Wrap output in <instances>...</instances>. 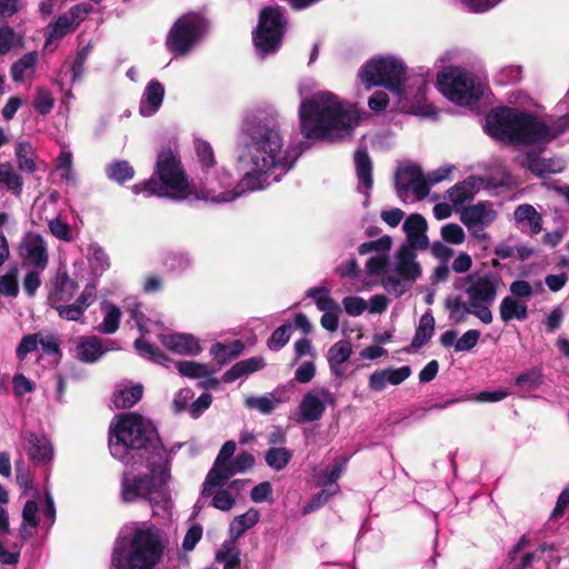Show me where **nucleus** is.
I'll return each instance as SVG.
<instances>
[{
  "mask_svg": "<svg viewBox=\"0 0 569 569\" xmlns=\"http://www.w3.org/2000/svg\"><path fill=\"white\" fill-rule=\"evenodd\" d=\"M238 161L243 176L242 190L257 191L278 182L292 169L302 150L289 146L280 131L279 113L258 110L242 120L238 138Z\"/></svg>",
  "mask_w": 569,
  "mask_h": 569,
  "instance_id": "obj_1",
  "label": "nucleus"
},
{
  "mask_svg": "<svg viewBox=\"0 0 569 569\" xmlns=\"http://www.w3.org/2000/svg\"><path fill=\"white\" fill-rule=\"evenodd\" d=\"M359 119L358 111L330 92H319L300 103L301 133L307 139L338 140L350 136Z\"/></svg>",
  "mask_w": 569,
  "mask_h": 569,
  "instance_id": "obj_2",
  "label": "nucleus"
},
{
  "mask_svg": "<svg viewBox=\"0 0 569 569\" xmlns=\"http://www.w3.org/2000/svg\"><path fill=\"white\" fill-rule=\"evenodd\" d=\"M569 129V114L548 126L532 113L502 107L487 117L486 131L491 137L515 144L540 146Z\"/></svg>",
  "mask_w": 569,
  "mask_h": 569,
  "instance_id": "obj_3",
  "label": "nucleus"
},
{
  "mask_svg": "<svg viewBox=\"0 0 569 569\" xmlns=\"http://www.w3.org/2000/svg\"><path fill=\"white\" fill-rule=\"evenodd\" d=\"M109 449L113 458L124 465L134 462L137 456L152 451L162 457V447L153 423L136 412L116 416L109 426Z\"/></svg>",
  "mask_w": 569,
  "mask_h": 569,
  "instance_id": "obj_4",
  "label": "nucleus"
},
{
  "mask_svg": "<svg viewBox=\"0 0 569 569\" xmlns=\"http://www.w3.org/2000/svg\"><path fill=\"white\" fill-rule=\"evenodd\" d=\"M166 550L161 531L148 523H133L116 541L110 569H156Z\"/></svg>",
  "mask_w": 569,
  "mask_h": 569,
  "instance_id": "obj_5",
  "label": "nucleus"
},
{
  "mask_svg": "<svg viewBox=\"0 0 569 569\" xmlns=\"http://www.w3.org/2000/svg\"><path fill=\"white\" fill-rule=\"evenodd\" d=\"M169 475L162 469L157 472L152 469L150 475L134 477L124 476L121 481V499L130 503L137 499H147L152 507L153 513L167 511L170 507V495L167 487Z\"/></svg>",
  "mask_w": 569,
  "mask_h": 569,
  "instance_id": "obj_6",
  "label": "nucleus"
},
{
  "mask_svg": "<svg viewBox=\"0 0 569 569\" xmlns=\"http://www.w3.org/2000/svg\"><path fill=\"white\" fill-rule=\"evenodd\" d=\"M437 84L448 100L466 107L475 106L485 92V84L459 67L445 68L438 73Z\"/></svg>",
  "mask_w": 569,
  "mask_h": 569,
  "instance_id": "obj_7",
  "label": "nucleus"
},
{
  "mask_svg": "<svg viewBox=\"0 0 569 569\" xmlns=\"http://www.w3.org/2000/svg\"><path fill=\"white\" fill-rule=\"evenodd\" d=\"M465 281V292L473 307L472 315L486 325L491 323L493 316L490 306L496 301L501 278L493 272H473Z\"/></svg>",
  "mask_w": 569,
  "mask_h": 569,
  "instance_id": "obj_8",
  "label": "nucleus"
},
{
  "mask_svg": "<svg viewBox=\"0 0 569 569\" xmlns=\"http://www.w3.org/2000/svg\"><path fill=\"white\" fill-rule=\"evenodd\" d=\"M367 89L382 86L401 97L405 92L406 68L395 58H375L368 61L359 72Z\"/></svg>",
  "mask_w": 569,
  "mask_h": 569,
  "instance_id": "obj_9",
  "label": "nucleus"
},
{
  "mask_svg": "<svg viewBox=\"0 0 569 569\" xmlns=\"http://www.w3.org/2000/svg\"><path fill=\"white\" fill-rule=\"evenodd\" d=\"M287 20L279 7H264L259 14V22L252 33L253 44L260 57L274 53L283 39Z\"/></svg>",
  "mask_w": 569,
  "mask_h": 569,
  "instance_id": "obj_10",
  "label": "nucleus"
},
{
  "mask_svg": "<svg viewBox=\"0 0 569 569\" xmlns=\"http://www.w3.org/2000/svg\"><path fill=\"white\" fill-rule=\"evenodd\" d=\"M421 274L412 247L401 246L395 254V267L382 277L383 288L396 297L407 292L411 283Z\"/></svg>",
  "mask_w": 569,
  "mask_h": 569,
  "instance_id": "obj_11",
  "label": "nucleus"
},
{
  "mask_svg": "<svg viewBox=\"0 0 569 569\" xmlns=\"http://www.w3.org/2000/svg\"><path fill=\"white\" fill-rule=\"evenodd\" d=\"M156 172L162 183L171 190L176 200H191L192 186L188 182L180 158L171 148L159 152Z\"/></svg>",
  "mask_w": 569,
  "mask_h": 569,
  "instance_id": "obj_12",
  "label": "nucleus"
},
{
  "mask_svg": "<svg viewBox=\"0 0 569 569\" xmlns=\"http://www.w3.org/2000/svg\"><path fill=\"white\" fill-rule=\"evenodd\" d=\"M207 28L204 18L196 12L180 17L169 31L167 47L176 56L188 53Z\"/></svg>",
  "mask_w": 569,
  "mask_h": 569,
  "instance_id": "obj_13",
  "label": "nucleus"
},
{
  "mask_svg": "<svg viewBox=\"0 0 569 569\" xmlns=\"http://www.w3.org/2000/svg\"><path fill=\"white\" fill-rule=\"evenodd\" d=\"M232 186V179L229 172L226 170L217 171L216 174L206 173L202 179V187L200 191H196L192 188V199H201L211 202H229L234 200L246 190L240 188V191L229 190ZM239 189V187H237Z\"/></svg>",
  "mask_w": 569,
  "mask_h": 569,
  "instance_id": "obj_14",
  "label": "nucleus"
},
{
  "mask_svg": "<svg viewBox=\"0 0 569 569\" xmlns=\"http://www.w3.org/2000/svg\"><path fill=\"white\" fill-rule=\"evenodd\" d=\"M336 403V397L328 388H312L302 396L296 410V421L299 423L319 421L327 407H335Z\"/></svg>",
  "mask_w": 569,
  "mask_h": 569,
  "instance_id": "obj_15",
  "label": "nucleus"
},
{
  "mask_svg": "<svg viewBox=\"0 0 569 569\" xmlns=\"http://www.w3.org/2000/svg\"><path fill=\"white\" fill-rule=\"evenodd\" d=\"M395 189L402 201H408L412 192V200H421L429 193V184L426 181L422 170L417 164L400 166L395 173Z\"/></svg>",
  "mask_w": 569,
  "mask_h": 569,
  "instance_id": "obj_16",
  "label": "nucleus"
},
{
  "mask_svg": "<svg viewBox=\"0 0 569 569\" xmlns=\"http://www.w3.org/2000/svg\"><path fill=\"white\" fill-rule=\"evenodd\" d=\"M18 254L22 267L46 270L49 264L48 243L38 233L28 232L21 239Z\"/></svg>",
  "mask_w": 569,
  "mask_h": 569,
  "instance_id": "obj_17",
  "label": "nucleus"
},
{
  "mask_svg": "<svg viewBox=\"0 0 569 569\" xmlns=\"http://www.w3.org/2000/svg\"><path fill=\"white\" fill-rule=\"evenodd\" d=\"M22 446L34 466H47L53 460L52 443L44 435L28 431L23 435Z\"/></svg>",
  "mask_w": 569,
  "mask_h": 569,
  "instance_id": "obj_18",
  "label": "nucleus"
},
{
  "mask_svg": "<svg viewBox=\"0 0 569 569\" xmlns=\"http://www.w3.org/2000/svg\"><path fill=\"white\" fill-rule=\"evenodd\" d=\"M498 213L493 204L488 201H481L466 207L460 213V221L467 229L488 228L497 219Z\"/></svg>",
  "mask_w": 569,
  "mask_h": 569,
  "instance_id": "obj_19",
  "label": "nucleus"
},
{
  "mask_svg": "<svg viewBox=\"0 0 569 569\" xmlns=\"http://www.w3.org/2000/svg\"><path fill=\"white\" fill-rule=\"evenodd\" d=\"M289 399L287 387L278 386L263 396L246 398L244 405L247 408L254 409L262 415H270L279 405L288 402Z\"/></svg>",
  "mask_w": 569,
  "mask_h": 569,
  "instance_id": "obj_20",
  "label": "nucleus"
},
{
  "mask_svg": "<svg viewBox=\"0 0 569 569\" xmlns=\"http://www.w3.org/2000/svg\"><path fill=\"white\" fill-rule=\"evenodd\" d=\"M410 375L411 368L409 366L376 370L369 376L368 385L372 391H382L388 385L398 386L402 383Z\"/></svg>",
  "mask_w": 569,
  "mask_h": 569,
  "instance_id": "obj_21",
  "label": "nucleus"
},
{
  "mask_svg": "<svg viewBox=\"0 0 569 569\" xmlns=\"http://www.w3.org/2000/svg\"><path fill=\"white\" fill-rule=\"evenodd\" d=\"M513 220L521 232L536 236L542 230V216L529 203L519 204L513 211Z\"/></svg>",
  "mask_w": 569,
  "mask_h": 569,
  "instance_id": "obj_22",
  "label": "nucleus"
},
{
  "mask_svg": "<svg viewBox=\"0 0 569 569\" xmlns=\"http://www.w3.org/2000/svg\"><path fill=\"white\" fill-rule=\"evenodd\" d=\"M236 473H238V471H236L233 460H223L221 465L214 462L202 485L201 495L203 497H209L212 495V489L224 486Z\"/></svg>",
  "mask_w": 569,
  "mask_h": 569,
  "instance_id": "obj_23",
  "label": "nucleus"
},
{
  "mask_svg": "<svg viewBox=\"0 0 569 569\" xmlns=\"http://www.w3.org/2000/svg\"><path fill=\"white\" fill-rule=\"evenodd\" d=\"M519 163L530 170L537 177L561 172L565 168L560 160L541 158L537 153L528 152L519 158Z\"/></svg>",
  "mask_w": 569,
  "mask_h": 569,
  "instance_id": "obj_24",
  "label": "nucleus"
},
{
  "mask_svg": "<svg viewBox=\"0 0 569 569\" xmlns=\"http://www.w3.org/2000/svg\"><path fill=\"white\" fill-rule=\"evenodd\" d=\"M77 289L78 284L67 272H58L48 297L49 305L54 308L57 305L70 301L74 297Z\"/></svg>",
  "mask_w": 569,
  "mask_h": 569,
  "instance_id": "obj_25",
  "label": "nucleus"
},
{
  "mask_svg": "<svg viewBox=\"0 0 569 569\" xmlns=\"http://www.w3.org/2000/svg\"><path fill=\"white\" fill-rule=\"evenodd\" d=\"M355 164L358 178V191L366 196L365 204L369 203V192L373 184L372 162L366 149H358L355 153Z\"/></svg>",
  "mask_w": 569,
  "mask_h": 569,
  "instance_id": "obj_26",
  "label": "nucleus"
},
{
  "mask_svg": "<svg viewBox=\"0 0 569 569\" xmlns=\"http://www.w3.org/2000/svg\"><path fill=\"white\" fill-rule=\"evenodd\" d=\"M402 229L407 234L409 247L421 250L428 247L427 221L421 214H410L405 220Z\"/></svg>",
  "mask_w": 569,
  "mask_h": 569,
  "instance_id": "obj_27",
  "label": "nucleus"
},
{
  "mask_svg": "<svg viewBox=\"0 0 569 569\" xmlns=\"http://www.w3.org/2000/svg\"><path fill=\"white\" fill-rule=\"evenodd\" d=\"M160 342L167 349L179 355H197L201 351L198 339L188 333L161 335Z\"/></svg>",
  "mask_w": 569,
  "mask_h": 569,
  "instance_id": "obj_28",
  "label": "nucleus"
},
{
  "mask_svg": "<svg viewBox=\"0 0 569 569\" xmlns=\"http://www.w3.org/2000/svg\"><path fill=\"white\" fill-rule=\"evenodd\" d=\"M164 87L158 80L148 82L139 103V112L143 117L153 116L161 107Z\"/></svg>",
  "mask_w": 569,
  "mask_h": 569,
  "instance_id": "obj_29",
  "label": "nucleus"
},
{
  "mask_svg": "<svg viewBox=\"0 0 569 569\" xmlns=\"http://www.w3.org/2000/svg\"><path fill=\"white\" fill-rule=\"evenodd\" d=\"M76 28L68 14L59 16L53 22L49 23L46 29L44 49L54 51L61 39Z\"/></svg>",
  "mask_w": 569,
  "mask_h": 569,
  "instance_id": "obj_30",
  "label": "nucleus"
},
{
  "mask_svg": "<svg viewBox=\"0 0 569 569\" xmlns=\"http://www.w3.org/2000/svg\"><path fill=\"white\" fill-rule=\"evenodd\" d=\"M352 353V346L347 340H340L332 345L328 350V363L331 373L341 378L345 375L343 365L347 362Z\"/></svg>",
  "mask_w": 569,
  "mask_h": 569,
  "instance_id": "obj_31",
  "label": "nucleus"
},
{
  "mask_svg": "<svg viewBox=\"0 0 569 569\" xmlns=\"http://www.w3.org/2000/svg\"><path fill=\"white\" fill-rule=\"evenodd\" d=\"M107 350L97 337H82L76 347V357L82 362L90 363L100 359Z\"/></svg>",
  "mask_w": 569,
  "mask_h": 569,
  "instance_id": "obj_32",
  "label": "nucleus"
},
{
  "mask_svg": "<svg viewBox=\"0 0 569 569\" xmlns=\"http://www.w3.org/2000/svg\"><path fill=\"white\" fill-rule=\"evenodd\" d=\"M499 312L501 320L506 323L515 319L523 321L528 318L527 301L507 296L500 302Z\"/></svg>",
  "mask_w": 569,
  "mask_h": 569,
  "instance_id": "obj_33",
  "label": "nucleus"
},
{
  "mask_svg": "<svg viewBox=\"0 0 569 569\" xmlns=\"http://www.w3.org/2000/svg\"><path fill=\"white\" fill-rule=\"evenodd\" d=\"M478 180L475 177H469L462 182H458L447 191V199L453 206H462L463 203L472 200L477 190Z\"/></svg>",
  "mask_w": 569,
  "mask_h": 569,
  "instance_id": "obj_34",
  "label": "nucleus"
},
{
  "mask_svg": "<svg viewBox=\"0 0 569 569\" xmlns=\"http://www.w3.org/2000/svg\"><path fill=\"white\" fill-rule=\"evenodd\" d=\"M100 309L103 315L102 322L97 327L100 333L111 335L119 329L121 310L114 303L103 300L100 303Z\"/></svg>",
  "mask_w": 569,
  "mask_h": 569,
  "instance_id": "obj_35",
  "label": "nucleus"
},
{
  "mask_svg": "<svg viewBox=\"0 0 569 569\" xmlns=\"http://www.w3.org/2000/svg\"><path fill=\"white\" fill-rule=\"evenodd\" d=\"M40 523L39 507L34 500H28L22 510V523L20 527V537L28 540L33 537L37 527Z\"/></svg>",
  "mask_w": 569,
  "mask_h": 569,
  "instance_id": "obj_36",
  "label": "nucleus"
},
{
  "mask_svg": "<svg viewBox=\"0 0 569 569\" xmlns=\"http://www.w3.org/2000/svg\"><path fill=\"white\" fill-rule=\"evenodd\" d=\"M106 176L109 180L117 182L118 184H124L134 177V168L129 161L123 159H117L109 162L104 168Z\"/></svg>",
  "mask_w": 569,
  "mask_h": 569,
  "instance_id": "obj_37",
  "label": "nucleus"
},
{
  "mask_svg": "<svg viewBox=\"0 0 569 569\" xmlns=\"http://www.w3.org/2000/svg\"><path fill=\"white\" fill-rule=\"evenodd\" d=\"M433 332L435 318L430 311H427L420 317L419 325L411 340V347L413 349H420L431 339Z\"/></svg>",
  "mask_w": 569,
  "mask_h": 569,
  "instance_id": "obj_38",
  "label": "nucleus"
},
{
  "mask_svg": "<svg viewBox=\"0 0 569 569\" xmlns=\"http://www.w3.org/2000/svg\"><path fill=\"white\" fill-rule=\"evenodd\" d=\"M259 511L253 508L234 517L229 527L230 536L234 539L240 538L247 530L251 529L259 521Z\"/></svg>",
  "mask_w": 569,
  "mask_h": 569,
  "instance_id": "obj_39",
  "label": "nucleus"
},
{
  "mask_svg": "<svg viewBox=\"0 0 569 569\" xmlns=\"http://www.w3.org/2000/svg\"><path fill=\"white\" fill-rule=\"evenodd\" d=\"M143 388L141 385H134L119 389L113 393L112 401L116 408L127 409L134 406L141 398Z\"/></svg>",
  "mask_w": 569,
  "mask_h": 569,
  "instance_id": "obj_40",
  "label": "nucleus"
},
{
  "mask_svg": "<svg viewBox=\"0 0 569 569\" xmlns=\"http://www.w3.org/2000/svg\"><path fill=\"white\" fill-rule=\"evenodd\" d=\"M16 158L21 171L33 173L37 170V154L30 142L22 141L17 144Z\"/></svg>",
  "mask_w": 569,
  "mask_h": 569,
  "instance_id": "obj_41",
  "label": "nucleus"
},
{
  "mask_svg": "<svg viewBox=\"0 0 569 569\" xmlns=\"http://www.w3.org/2000/svg\"><path fill=\"white\" fill-rule=\"evenodd\" d=\"M4 187L14 196H20L22 192L23 180L17 173L10 163H0V188Z\"/></svg>",
  "mask_w": 569,
  "mask_h": 569,
  "instance_id": "obj_42",
  "label": "nucleus"
},
{
  "mask_svg": "<svg viewBox=\"0 0 569 569\" xmlns=\"http://www.w3.org/2000/svg\"><path fill=\"white\" fill-rule=\"evenodd\" d=\"M37 61L38 53L32 51L26 53L17 62H14L11 67V76L13 81H23L27 76L33 72Z\"/></svg>",
  "mask_w": 569,
  "mask_h": 569,
  "instance_id": "obj_43",
  "label": "nucleus"
},
{
  "mask_svg": "<svg viewBox=\"0 0 569 569\" xmlns=\"http://www.w3.org/2000/svg\"><path fill=\"white\" fill-rule=\"evenodd\" d=\"M292 458L291 450L284 447H271L264 455L266 463L276 471L283 470Z\"/></svg>",
  "mask_w": 569,
  "mask_h": 569,
  "instance_id": "obj_44",
  "label": "nucleus"
},
{
  "mask_svg": "<svg viewBox=\"0 0 569 569\" xmlns=\"http://www.w3.org/2000/svg\"><path fill=\"white\" fill-rule=\"evenodd\" d=\"M243 349V343L240 340H234L228 345L217 342L212 345L210 352L220 361L226 362L239 357Z\"/></svg>",
  "mask_w": 569,
  "mask_h": 569,
  "instance_id": "obj_45",
  "label": "nucleus"
},
{
  "mask_svg": "<svg viewBox=\"0 0 569 569\" xmlns=\"http://www.w3.org/2000/svg\"><path fill=\"white\" fill-rule=\"evenodd\" d=\"M446 309L449 311V318L455 323H461L466 320L468 315H472L473 307L470 301L462 302L459 297L448 298L445 302Z\"/></svg>",
  "mask_w": 569,
  "mask_h": 569,
  "instance_id": "obj_46",
  "label": "nucleus"
},
{
  "mask_svg": "<svg viewBox=\"0 0 569 569\" xmlns=\"http://www.w3.org/2000/svg\"><path fill=\"white\" fill-rule=\"evenodd\" d=\"M509 290L511 297L527 301L535 295L542 292L543 287L540 281L532 286L527 280H515L510 283Z\"/></svg>",
  "mask_w": 569,
  "mask_h": 569,
  "instance_id": "obj_47",
  "label": "nucleus"
},
{
  "mask_svg": "<svg viewBox=\"0 0 569 569\" xmlns=\"http://www.w3.org/2000/svg\"><path fill=\"white\" fill-rule=\"evenodd\" d=\"M178 372L188 378H208L214 370L208 365L194 361H179L176 363Z\"/></svg>",
  "mask_w": 569,
  "mask_h": 569,
  "instance_id": "obj_48",
  "label": "nucleus"
},
{
  "mask_svg": "<svg viewBox=\"0 0 569 569\" xmlns=\"http://www.w3.org/2000/svg\"><path fill=\"white\" fill-rule=\"evenodd\" d=\"M134 347L141 357L154 363L167 366L166 362L169 361L168 357L158 348L144 340L143 337H140L134 341Z\"/></svg>",
  "mask_w": 569,
  "mask_h": 569,
  "instance_id": "obj_49",
  "label": "nucleus"
},
{
  "mask_svg": "<svg viewBox=\"0 0 569 569\" xmlns=\"http://www.w3.org/2000/svg\"><path fill=\"white\" fill-rule=\"evenodd\" d=\"M56 168L61 180L71 184L76 183V174L72 168V153L68 149H61L57 158Z\"/></svg>",
  "mask_w": 569,
  "mask_h": 569,
  "instance_id": "obj_50",
  "label": "nucleus"
},
{
  "mask_svg": "<svg viewBox=\"0 0 569 569\" xmlns=\"http://www.w3.org/2000/svg\"><path fill=\"white\" fill-rule=\"evenodd\" d=\"M18 267L12 266L4 274L0 276V296L8 298H16L18 296Z\"/></svg>",
  "mask_w": 569,
  "mask_h": 569,
  "instance_id": "obj_51",
  "label": "nucleus"
},
{
  "mask_svg": "<svg viewBox=\"0 0 569 569\" xmlns=\"http://www.w3.org/2000/svg\"><path fill=\"white\" fill-rule=\"evenodd\" d=\"M53 106L54 99L51 92L42 87L37 88L33 99L34 110L41 116H47L51 112Z\"/></svg>",
  "mask_w": 569,
  "mask_h": 569,
  "instance_id": "obj_52",
  "label": "nucleus"
},
{
  "mask_svg": "<svg viewBox=\"0 0 569 569\" xmlns=\"http://www.w3.org/2000/svg\"><path fill=\"white\" fill-rule=\"evenodd\" d=\"M194 150L199 162L203 168H211L216 164L214 152L211 144L201 139L194 138Z\"/></svg>",
  "mask_w": 569,
  "mask_h": 569,
  "instance_id": "obj_53",
  "label": "nucleus"
},
{
  "mask_svg": "<svg viewBox=\"0 0 569 569\" xmlns=\"http://www.w3.org/2000/svg\"><path fill=\"white\" fill-rule=\"evenodd\" d=\"M307 295L315 300L318 309L321 311L338 309L335 300L330 298L329 291L323 287L311 288L308 290Z\"/></svg>",
  "mask_w": 569,
  "mask_h": 569,
  "instance_id": "obj_54",
  "label": "nucleus"
},
{
  "mask_svg": "<svg viewBox=\"0 0 569 569\" xmlns=\"http://www.w3.org/2000/svg\"><path fill=\"white\" fill-rule=\"evenodd\" d=\"M292 333V326L290 323H284L277 328L271 337L269 338L267 345L270 350L278 351L283 348Z\"/></svg>",
  "mask_w": 569,
  "mask_h": 569,
  "instance_id": "obj_55",
  "label": "nucleus"
},
{
  "mask_svg": "<svg viewBox=\"0 0 569 569\" xmlns=\"http://www.w3.org/2000/svg\"><path fill=\"white\" fill-rule=\"evenodd\" d=\"M542 382V372L538 368H532L520 373L516 379L515 383L518 387L526 388L527 390L537 389Z\"/></svg>",
  "mask_w": 569,
  "mask_h": 569,
  "instance_id": "obj_56",
  "label": "nucleus"
},
{
  "mask_svg": "<svg viewBox=\"0 0 569 569\" xmlns=\"http://www.w3.org/2000/svg\"><path fill=\"white\" fill-rule=\"evenodd\" d=\"M391 248V239L388 236H383L377 240L363 242L359 246L358 251L360 254H367L370 252L388 253Z\"/></svg>",
  "mask_w": 569,
  "mask_h": 569,
  "instance_id": "obj_57",
  "label": "nucleus"
},
{
  "mask_svg": "<svg viewBox=\"0 0 569 569\" xmlns=\"http://www.w3.org/2000/svg\"><path fill=\"white\" fill-rule=\"evenodd\" d=\"M212 501L211 505L221 511H229L236 503L233 495L228 489H218L214 492L212 489Z\"/></svg>",
  "mask_w": 569,
  "mask_h": 569,
  "instance_id": "obj_58",
  "label": "nucleus"
},
{
  "mask_svg": "<svg viewBox=\"0 0 569 569\" xmlns=\"http://www.w3.org/2000/svg\"><path fill=\"white\" fill-rule=\"evenodd\" d=\"M48 228L51 234L61 241L71 242L73 239L70 226L59 217L49 220Z\"/></svg>",
  "mask_w": 569,
  "mask_h": 569,
  "instance_id": "obj_59",
  "label": "nucleus"
},
{
  "mask_svg": "<svg viewBox=\"0 0 569 569\" xmlns=\"http://www.w3.org/2000/svg\"><path fill=\"white\" fill-rule=\"evenodd\" d=\"M339 491V487H333V489H330L328 487H325L320 492H318L305 507H303V513H310L317 509H319L321 506H323L332 496L337 495Z\"/></svg>",
  "mask_w": 569,
  "mask_h": 569,
  "instance_id": "obj_60",
  "label": "nucleus"
},
{
  "mask_svg": "<svg viewBox=\"0 0 569 569\" xmlns=\"http://www.w3.org/2000/svg\"><path fill=\"white\" fill-rule=\"evenodd\" d=\"M522 69L520 66H507L501 68L496 74L497 83L507 86L516 83L521 79Z\"/></svg>",
  "mask_w": 569,
  "mask_h": 569,
  "instance_id": "obj_61",
  "label": "nucleus"
},
{
  "mask_svg": "<svg viewBox=\"0 0 569 569\" xmlns=\"http://www.w3.org/2000/svg\"><path fill=\"white\" fill-rule=\"evenodd\" d=\"M126 309L129 312L130 318L134 321L139 331H147V319L140 309V303L136 299L129 298L126 300Z\"/></svg>",
  "mask_w": 569,
  "mask_h": 569,
  "instance_id": "obj_62",
  "label": "nucleus"
},
{
  "mask_svg": "<svg viewBox=\"0 0 569 569\" xmlns=\"http://www.w3.org/2000/svg\"><path fill=\"white\" fill-rule=\"evenodd\" d=\"M441 237L446 242L461 244L466 239L463 229L457 223H447L441 228Z\"/></svg>",
  "mask_w": 569,
  "mask_h": 569,
  "instance_id": "obj_63",
  "label": "nucleus"
},
{
  "mask_svg": "<svg viewBox=\"0 0 569 569\" xmlns=\"http://www.w3.org/2000/svg\"><path fill=\"white\" fill-rule=\"evenodd\" d=\"M54 309L57 310L58 315L66 319V320H69V321H79L81 320V318L83 317L86 310L83 308H81V306L74 301L73 303H70V305H66V303H62V305H57V307H54Z\"/></svg>",
  "mask_w": 569,
  "mask_h": 569,
  "instance_id": "obj_64",
  "label": "nucleus"
}]
</instances>
